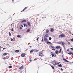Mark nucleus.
<instances>
[{
    "instance_id": "1",
    "label": "nucleus",
    "mask_w": 73,
    "mask_h": 73,
    "mask_svg": "<svg viewBox=\"0 0 73 73\" xmlns=\"http://www.w3.org/2000/svg\"><path fill=\"white\" fill-rule=\"evenodd\" d=\"M39 56H40L41 57H42L44 56V54H43V53H42V52L40 51L39 52Z\"/></svg>"
},
{
    "instance_id": "2",
    "label": "nucleus",
    "mask_w": 73,
    "mask_h": 73,
    "mask_svg": "<svg viewBox=\"0 0 73 73\" xmlns=\"http://www.w3.org/2000/svg\"><path fill=\"white\" fill-rule=\"evenodd\" d=\"M59 37H61V38H62L63 37H65L66 36L64 34H62L61 35L59 36Z\"/></svg>"
},
{
    "instance_id": "3",
    "label": "nucleus",
    "mask_w": 73,
    "mask_h": 73,
    "mask_svg": "<svg viewBox=\"0 0 73 73\" xmlns=\"http://www.w3.org/2000/svg\"><path fill=\"white\" fill-rule=\"evenodd\" d=\"M60 20H62L65 19V16H64L63 17H60Z\"/></svg>"
},
{
    "instance_id": "4",
    "label": "nucleus",
    "mask_w": 73,
    "mask_h": 73,
    "mask_svg": "<svg viewBox=\"0 0 73 73\" xmlns=\"http://www.w3.org/2000/svg\"><path fill=\"white\" fill-rule=\"evenodd\" d=\"M21 56L22 57H24L25 56V53H22L21 54Z\"/></svg>"
},
{
    "instance_id": "5",
    "label": "nucleus",
    "mask_w": 73,
    "mask_h": 73,
    "mask_svg": "<svg viewBox=\"0 0 73 73\" xmlns=\"http://www.w3.org/2000/svg\"><path fill=\"white\" fill-rule=\"evenodd\" d=\"M44 41H45V42H47L48 41H49V40H48V39H47V38H44Z\"/></svg>"
},
{
    "instance_id": "6",
    "label": "nucleus",
    "mask_w": 73,
    "mask_h": 73,
    "mask_svg": "<svg viewBox=\"0 0 73 73\" xmlns=\"http://www.w3.org/2000/svg\"><path fill=\"white\" fill-rule=\"evenodd\" d=\"M50 56H52V57H54V54H53V52H50Z\"/></svg>"
},
{
    "instance_id": "7",
    "label": "nucleus",
    "mask_w": 73,
    "mask_h": 73,
    "mask_svg": "<svg viewBox=\"0 0 73 73\" xmlns=\"http://www.w3.org/2000/svg\"><path fill=\"white\" fill-rule=\"evenodd\" d=\"M63 60L64 61V62H69V61H68V60H66V59L65 58H63Z\"/></svg>"
},
{
    "instance_id": "8",
    "label": "nucleus",
    "mask_w": 73,
    "mask_h": 73,
    "mask_svg": "<svg viewBox=\"0 0 73 73\" xmlns=\"http://www.w3.org/2000/svg\"><path fill=\"white\" fill-rule=\"evenodd\" d=\"M7 54H9H9L8 53H4L3 54V56H6V55Z\"/></svg>"
},
{
    "instance_id": "9",
    "label": "nucleus",
    "mask_w": 73,
    "mask_h": 73,
    "mask_svg": "<svg viewBox=\"0 0 73 73\" xmlns=\"http://www.w3.org/2000/svg\"><path fill=\"white\" fill-rule=\"evenodd\" d=\"M26 22H27V20H23L21 22V23H26Z\"/></svg>"
},
{
    "instance_id": "10",
    "label": "nucleus",
    "mask_w": 73,
    "mask_h": 73,
    "mask_svg": "<svg viewBox=\"0 0 73 73\" xmlns=\"http://www.w3.org/2000/svg\"><path fill=\"white\" fill-rule=\"evenodd\" d=\"M23 67H24V66H23V65H22V66L20 67V68H19V69H20V70H21V69H23Z\"/></svg>"
},
{
    "instance_id": "11",
    "label": "nucleus",
    "mask_w": 73,
    "mask_h": 73,
    "mask_svg": "<svg viewBox=\"0 0 73 73\" xmlns=\"http://www.w3.org/2000/svg\"><path fill=\"white\" fill-rule=\"evenodd\" d=\"M46 43L47 44H49L51 45H52V43L50 42H48V41L46 42Z\"/></svg>"
},
{
    "instance_id": "12",
    "label": "nucleus",
    "mask_w": 73,
    "mask_h": 73,
    "mask_svg": "<svg viewBox=\"0 0 73 73\" xmlns=\"http://www.w3.org/2000/svg\"><path fill=\"white\" fill-rule=\"evenodd\" d=\"M60 44H61L62 45H64V44H65V42H60Z\"/></svg>"
},
{
    "instance_id": "13",
    "label": "nucleus",
    "mask_w": 73,
    "mask_h": 73,
    "mask_svg": "<svg viewBox=\"0 0 73 73\" xmlns=\"http://www.w3.org/2000/svg\"><path fill=\"white\" fill-rule=\"evenodd\" d=\"M50 29L51 32H53V31H54V29H53L52 28H51Z\"/></svg>"
},
{
    "instance_id": "14",
    "label": "nucleus",
    "mask_w": 73,
    "mask_h": 73,
    "mask_svg": "<svg viewBox=\"0 0 73 73\" xmlns=\"http://www.w3.org/2000/svg\"><path fill=\"white\" fill-rule=\"evenodd\" d=\"M56 49H60V48H61V46H57L56 47Z\"/></svg>"
},
{
    "instance_id": "15",
    "label": "nucleus",
    "mask_w": 73,
    "mask_h": 73,
    "mask_svg": "<svg viewBox=\"0 0 73 73\" xmlns=\"http://www.w3.org/2000/svg\"><path fill=\"white\" fill-rule=\"evenodd\" d=\"M34 52V49H32L30 50V53L31 54V53H32V52Z\"/></svg>"
},
{
    "instance_id": "16",
    "label": "nucleus",
    "mask_w": 73,
    "mask_h": 73,
    "mask_svg": "<svg viewBox=\"0 0 73 73\" xmlns=\"http://www.w3.org/2000/svg\"><path fill=\"white\" fill-rule=\"evenodd\" d=\"M58 66L60 67V68H61L62 67V65H61V64H59L58 65Z\"/></svg>"
},
{
    "instance_id": "17",
    "label": "nucleus",
    "mask_w": 73,
    "mask_h": 73,
    "mask_svg": "<svg viewBox=\"0 0 73 73\" xmlns=\"http://www.w3.org/2000/svg\"><path fill=\"white\" fill-rule=\"evenodd\" d=\"M34 50L35 52H38V50L37 49H35Z\"/></svg>"
},
{
    "instance_id": "18",
    "label": "nucleus",
    "mask_w": 73,
    "mask_h": 73,
    "mask_svg": "<svg viewBox=\"0 0 73 73\" xmlns=\"http://www.w3.org/2000/svg\"><path fill=\"white\" fill-rule=\"evenodd\" d=\"M52 64H53V65H54V66H56V65H57V63H55L54 64V63H53L52 62Z\"/></svg>"
},
{
    "instance_id": "19",
    "label": "nucleus",
    "mask_w": 73,
    "mask_h": 73,
    "mask_svg": "<svg viewBox=\"0 0 73 73\" xmlns=\"http://www.w3.org/2000/svg\"><path fill=\"white\" fill-rule=\"evenodd\" d=\"M68 54H69L70 55H71V54H72V52L70 51L69 52L67 53Z\"/></svg>"
},
{
    "instance_id": "20",
    "label": "nucleus",
    "mask_w": 73,
    "mask_h": 73,
    "mask_svg": "<svg viewBox=\"0 0 73 73\" xmlns=\"http://www.w3.org/2000/svg\"><path fill=\"white\" fill-rule=\"evenodd\" d=\"M19 51H20V50H17L15 51V53H18V52H19Z\"/></svg>"
},
{
    "instance_id": "21",
    "label": "nucleus",
    "mask_w": 73,
    "mask_h": 73,
    "mask_svg": "<svg viewBox=\"0 0 73 73\" xmlns=\"http://www.w3.org/2000/svg\"><path fill=\"white\" fill-rule=\"evenodd\" d=\"M55 53L56 54H58V50H56L55 52Z\"/></svg>"
},
{
    "instance_id": "22",
    "label": "nucleus",
    "mask_w": 73,
    "mask_h": 73,
    "mask_svg": "<svg viewBox=\"0 0 73 73\" xmlns=\"http://www.w3.org/2000/svg\"><path fill=\"white\" fill-rule=\"evenodd\" d=\"M27 23L29 26H30V25H31V23H30V22L28 21V22H27Z\"/></svg>"
},
{
    "instance_id": "23",
    "label": "nucleus",
    "mask_w": 73,
    "mask_h": 73,
    "mask_svg": "<svg viewBox=\"0 0 73 73\" xmlns=\"http://www.w3.org/2000/svg\"><path fill=\"white\" fill-rule=\"evenodd\" d=\"M52 62L53 63H56V61L55 60H53L51 62L52 64Z\"/></svg>"
},
{
    "instance_id": "24",
    "label": "nucleus",
    "mask_w": 73,
    "mask_h": 73,
    "mask_svg": "<svg viewBox=\"0 0 73 73\" xmlns=\"http://www.w3.org/2000/svg\"><path fill=\"white\" fill-rule=\"evenodd\" d=\"M50 66L52 68V69H54V66H52L51 65Z\"/></svg>"
},
{
    "instance_id": "25",
    "label": "nucleus",
    "mask_w": 73,
    "mask_h": 73,
    "mask_svg": "<svg viewBox=\"0 0 73 73\" xmlns=\"http://www.w3.org/2000/svg\"><path fill=\"white\" fill-rule=\"evenodd\" d=\"M27 32H30V29H27Z\"/></svg>"
},
{
    "instance_id": "26",
    "label": "nucleus",
    "mask_w": 73,
    "mask_h": 73,
    "mask_svg": "<svg viewBox=\"0 0 73 73\" xmlns=\"http://www.w3.org/2000/svg\"><path fill=\"white\" fill-rule=\"evenodd\" d=\"M27 8H28V7H25L24 9L22 11V12H23V11H24L25 9H27Z\"/></svg>"
},
{
    "instance_id": "27",
    "label": "nucleus",
    "mask_w": 73,
    "mask_h": 73,
    "mask_svg": "<svg viewBox=\"0 0 73 73\" xmlns=\"http://www.w3.org/2000/svg\"><path fill=\"white\" fill-rule=\"evenodd\" d=\"M49 36V35H48V34H46L45 36V37H48Z\"/></svg>"
},
{
    "instance_id": "28",
    "label": "nucleus",
    "mask_w": 73,
    "mask_h": 73,
    "mask_svg": "<svg viewBox=\"0 0 73 73\" xmlns=\"http://www.w3.org/2000/svg\"><path fill=\"white\" fill-rule=\"evenodd\" d=\"M8 68L9 69H11V68H12V66H9Z\"/></svg>"
},
{
    "instance_id": "29",
    "label": "nucleus",
    "mask_w": 73,
    "mask_h": 73,
    "mask_svg": "<svg viewBox=\"0 0 73 73\" xmlns=\"http://www.w3.org/2000/svg\"><path fill=\"white\" fill-rule=\"evenodd\" d=\"M49 30L48 29H46V33H49Z\"/></svg>"
},
{
    "instance_id": "30",
    "label": "nucleus",
    "mask_w": 73,
    "mask_h": 73,
    "mask_svg": "<svg viewBox=\"0 0 73 73\" xmlns=\"http://www.w3.org/2000/svg\"><path fill=\"white\" fill-rule=\"evenodd\" d=\"M30 9H33V7L32 6L30 7Z\"/></svg>"
},
{
    "instance_id": "31",
    "label": "nucleus",
    "mask_w": 73,
    "mask_h": 73,
    "mask_svg": "<svg viewBox=\"0 0 73 73\" xmlns=\"http://www.w3.org/2000/svg\"><path fill=\"white\" fill-rule=\"evenodd\" d=\"M61 49H60V50H59V53H61Z\"/></svg>"
},
{
    "instance_id": "32",
    "label": "nucleus",
    "mask_w": 73,
    "mask_h": 73,
    "mask_svg": "<svg viewBox=\"0 0 73 73\" xmlns=\"http://www.w3.org/2000/svg\"><path fill=\"white\" fill-rule=\"evenodd\" d=\"M52 50H56V49L54 48H53L52 49Z\"/></svg>"
},
{
    "instance_id": "33",
    "label": "nucleus",
    "mask_w": 73,
    "mask_h": 73,
    "mask_svg": "<svg viewBox=\"0 0 73 73\" xmlns=\"http://www.w3.org/2000/svg\"><path fill=\"white\" fill-rule=\"evenodd\" d=\"M50 47H51L52 48H54V46H50Z\"/></svg>"
},
{
    "instance_id": "34",
    "label": "nucleus",
    "mask_w": 73,
    "mask_h": 73,
    "mask_svg": "<svg viewBox=\"0 0 73 73\" xmlns=\"http://www.w3.org/2000/svg\"><path fill=\"white\" fill-rule=\"evenodd\" d=\"M9 56H6V59H8V58H9Z\"/></svg>"
},
{
    "instance_id": "35",
    "label": "nucleus",
    "mask_w": 73,
    "mask_h": 73,
    "mask_svg": "<svg viewBox=\"0 0 73 73\" xmlns=\"http://www.w3.org/2000/svg\"><path fill=\"white\" fill-rule=\"evenodd\" d=\"M11 31H12V32H13V31H14L13 30V28L11 29Z\"/></svg>"
},
{
    "instance_id": "36",
    "label": "nucleus",
    "mask_w": 73,
    "mask_h": 73,
    "mask_svg": "<svg viewBox=\"0 0 73 73\" xmlns=\"http://www.w3.org/2000/svg\"><path fill=\"white\" fill-rule=\"evenodd\" d=\"M24 27H26V24L25 23H24Z\"/></svg>"
},
{
    "instance_id": "37",
    "label": "nucleus",
    "mask_w": 73,
    "mask_h": 73,
    "mask_svg": "<svg viewBox=\"0 0 73 73\" xmlns=\"http://www.w3.org/2000/svg\"><path fill=\"white\" fill-rule=\"evenodd\" d=\"M9 35L10 36H11V34L10 32H9Z\"/></svg>"
},
{
    "instance_id": "38",
    "label": "nucleus",
    "mask_w": 73,
    "mask_h": 73,
    "mask_svg": "<svg viewBox=\"0 0 73 73\" xmlns=\"http://www.w3.org/2000/svg\"><path fill=\"white\" fill-rule=\"evenodd\" d=\"M70 41H72L73 42V38H72L71 39H70Z\"/></svg>"
},
{
    "instance_id": "39",
    "label": "nucleus",
    "mask_w": 73,
    "mask_h": 73,
    "mask_svg": "<svg viewBox=\"0 0 73 73\" xmlns=\"http://www.w3.org/2000/svg\"><path fill=\"white\" fill-rule=\"evenodd\" d=\"M60 70H61L62 71H63V70H64V69H62V68H60Z\"/></svg>"
},
{
    "instance_id": "40",
    "label": "nucleus",
    "mask_w": 73,
    "mask_h": 73,
    "mask_svg": "<svg viewBox=\"0 0 73 73\" xmlns=\"http://www.w3.org/2000/svg\"><path fill=\"white\" fill-rule=\"evenodd\" d=\"M49 40H52V38H51V37L49 38Z\"/></svg>"
},
{
    "instance_id": "41",
    "label": "nucleus",
    "mask_w": 73,
    "mask_h": 73,
    "mask_svg": "<svg viewBox=\"0 0 73 73\" xmlns=\"http://www.w3.org/2000/svg\"><path fill=\"white\" fill-rule=\"evenodd\" d=\"M54 57H56V55L55 54H54Z\"/></svg>"
},
{
    "instance_id": "42",
    "label": "nucleus",
    "mask_w": 73,
    "mask_h": 73,
    "mask_svg": "<svg viewBox=\"0 0 73 73\" xmlns=\"http://www.w3.org/2000/svg\"><path fill=\"white\" fill-rule=\"evenodd\" d=\"M17 37H20V35H18L17 36Z\"/></svg>"
},
{
    "instance_id": "43",
    "label": "nucleus",
    "mask_w": 73,
    "mask_h": 73,
    "mask_svg": "<svg viewBox=\"0 0 73 73\" xmlns=\"http://www.w3.org/2000/svg\"><path fill=\"white\" fill-rule=\"evenodd\" d=\"M60 64V62H59L58 63H57V64H58V65H59V64Z\"/></svg>"
},
{
    "instance_id": "44",
    "label": "nucleus",
    "mask_w": 73,
    "mask_h": 73,
    "mask_svg": "<svg viewBox=\"0 0 73 73\" xmlns=\"http://www.w3.org/2000/svg\"><path fill=\"white\" fill-rule=\"evenodd\" d=\"M67 42H68L69 45L70 44V42H69L68 41Z\"/></svg>"
},
{
    "instance_id": "45",
    "label": "nucleus",
    "mask_w": 73,
    "mask_h": 73,
    "mask_svg": "<svg viewBox=\"0 0 73 73\" xmlns=\"http://www.w3.org/2000/svg\"><path fill=\"white\" fill-rule=\"evenodd\" d=\"M52 17H54V15H52Z\"/></svg>"
},
{
    "instance_id": "46",
    "label": "nucleus",
    "mask_w": 73,
    "mask_h": 73,
    "mask_svg": "<svg viewBox=\"0 0 73 73\" xmlns=\"http://www.w3.org/2000/svg\"><path fill=\"white\" fill-rule=\"evenodd\" d=\"M11 41H13V39H12V38H11Z\"/></svg>"
},
{
    "instance_id": "47",
    "label": "nucleus",
    "mask_w": 73,
    "mask_h": 73,
    "mask_svg": "<svg viewBox=\"0 0 73 73\" xmlns=\"http://www.w3.org/2000/svg\"><path fill=\"white\" fill-rule=\"evenodd\" d=\"M3 59H4V60H5V59H6V58L4 57L3 58Z\"/></svg>"
},
{
    "instance_id": "48",
    "label": "nucleus",
    "mask_w": 73,
    "mask_h": 73,
    "mask_svg": "<svg viewBox=\"0 0 73 73\" xmlns=\"http://www.w3.org/2000/svg\"><path fill=\"white\" fill-rule=\"evenodd\" d=\"M36 60H37L36 58H35L34 59V61H36Z\"/></svg>"
},
{
    "instance_id": "49",
    "label": "nucleus",
    "mask_w": 73,
    "mask_h": 73,
    "mask_svg": "<svg viewBox=\"0 0 73 73\" xmlns=\"http://www.w3.org/2000/svg\"><path fill=\"white\" fill-rule=\"evenodd\" d=\"M6 49V48H3V50H4V49Z\"/></svg>"
},
{
    "instance_id": "50",
    "label": "nucleus",
    "mask_w": 73,
    "mask_h": 73,
    "mask_svg": "<svg viewBox=\"0 0 73 73\" xmlns=\"http://www.w3.org/2000/svg\"><path fill=\"white\" fill-rule=\"evenodd\" d=\"M71 50H73V48H70Z\"/></svg>"
},
{
    "instance_id": "51",
    "label": "nucleus",
    "mask_w": 73,
    "mask_h": 73,
    "mask_svg": "<svg viewBox=\"0 0 73 73\" xmlns=\"http://www.w3.org/2000/svg\"><path fill=\"white\" fill-rule=\"evenodd\" d=\"M67 52H69V49H67Z\"/></svg>"
},
{
    "instance_id": "52",
    "label": "nucleus",
    "mask_w": 73,
    "mask_h": 73,
    "mask_svg": "<svg viewBox=\"0 0 73 73\" xmlns=\"http://www.w3.org/2000/svg\"><path fill=\"white\" fill-rule=\"evenodd\" d=\"M42 42H44V40H43V39H42Z\"/></svg>"
},
{
    "instance_id": "53",
    "label": "nucleus",
    "mask_w": 73,
    "mask_h": 73,
    "mask_svg": "<svg viewBox=\"0 0 73 73\" xmlns=\"http://www.w3.org/2000/svg\"><path fill=\"white\" fill-rule=\"evenodd\" d=\"M13 41H15V38H13Z\"/></svg>"
},
{
    "instance_id": "54",
    "label": "nucleus",
    "mask_w": 73,
    "mask_h": 73,
    "mask_svg": "<svg viewBox=\"0 0 73 73\" xmlns=\"http://www.w3.org/2000/svg\"><path fill=\"white\" fill-rule=\"evenodd\" d=\"M23 29V28H22V27H20V29Z\"/></svg>"
},
{
    "instance_id": "55",
    "label": "nucleus",
    "mask_w": 73,
    "mask_h": 73,
    "mask_svg": "<svg viewBox=\"0 0 73 73\" xmlns=\"http://www.w3.org/2000/svg\"><path fill=\"white\" fill-rule=\"evenodd\" d=\"M0 47H1V48L0 49V50H1V46H0Z\"/></svg>"
},
{
    "instance_id": "56",
    "label": "nucleus",
    "mask_w": 73,
    "mask_h": 73,
    "mask_svg": "<svg viewBox=\"0 0 73 73\" xmlns=\"http://www.w3.org/2000/svg\"><path fill=\"white\" fill-rule=\"evenodd\" d=\"M38 38H37L36 39V40H38Z\"/></svg>"
},
{
    "instance_id": "57",
    "label": "nucleus",
    "mask_w": 73,
    "mask_h": 73,
    "mask_svg": "<svg viewBox=\"0 0 73 73\" xmlns=\"http://www.w3.org/2000/svg\"><path fill=\"white\" fill-rule=\"evenodd\" d=\"M21 27H22V28H23V25H21Z\"/></svg>"
},
{
    "instance_id": "58",
    "label": "nucleus",
    "mask_w": 73,
    "mask_h": 73,
    "mask_svg": "<svg viewBox=\"0 0 73 73\" xmlns=\"http://www.w3.org/2000/svg\"><path fill=\"white\" fill-rule=\"evenodd\" d=\"M32 60H31H31H30V62H32Z\"/></svg>"
},
{
    "instance_id": "59",
    "label": "nucleus",
    "mask_w": 73,
    "mask_h": 73,
    "mask_svg": "<svg viewBox=\"0 0 73 73\" xmlns=\"http://www.w3.org/2000/svg\"><path fill=\"white\" fill-rule=\"evenodd\" d=\"M44 18H45V17H42V19H44Z\"/></svg>"
},
{
    "instance_id": "60",
    "label": "nucleus",
    "mask_w": 73,
    "mask_h": 73,
    "mask_svg": "<svg viewBox=\"0 0 73 73\" xmlns=\"http://www.w3.org/2000/svg\"><path fill=\"white\" fill-rule=\"evenodd\" d=\"M29 58V60H31V58Z\"/></svg>"
},
{
    "instance_id": "61",
    "label": "nucleus",
    "mask_w": 73,
    "mask_h": 73,
    "mask_svg": "<svg viewBox=\"0 0 73 73\" xmlns=\"http://www.w3.org/2000/svg\"><path fill=\"white\" fill-rule=\"evenodd\" d=\"M31 47H32V46H30V48H31Z\"/></svg>"
},
{
    "instance_id": "62",
    "label": "nucleus",
    "mask_w": 73,
    "mask_h": 73,
    "mask_svg": "<svg viewBox=\"0 0 73 73\" xmlns=\"http://www.w3.org/2000/svg\"><path fill=\"white\" fill-rule=\"evenodd\" d=\"M12 52H13V50L12 51Z\"/></svg>"
},
{
    "instance_id": "63",
    "label": "nucleus",
    "mask_w": 73,
    "mask_h": 73,
    "mask_svg": "<svg viewBox=\"0 0 73 73\" xmlns=\"http://www.w3.org/2000/svg\"><path fill=\"white\" fill-rule=\"evenodd\" d=\"M71 63H73V62H71Z\"/></svg>"
},
{
    "instance_id": "64",
    "label": "nucleus",
    "mask_w": 73,
    "mask_h": 73,
    "mask_svg": "<svg viewBox=\"0 0 73 73\" xmlns=\"http://www.w3.org/2000/svg\"><path fill=\"white\" fill-rule=\"evenodd\" d=\"M15 70V69H14L13 70Z\"/></svg>"
}]
</instances>
